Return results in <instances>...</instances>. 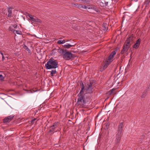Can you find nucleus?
Masks as SVG:
<instances>
[{
	"mask_svg": "<svg viewBox=\"0 0 150 150\" xmlns=\"http://www.w3.org/2000/svg\"><path fill=\"white\" fill-rule=\"evenodd\" d=\"M93 83H91L90 82L89 84L88 85V86L83 91V96L85 99H86L87 101L84 103H82V104H79V105L83 106L84 104L86 103L88 101V100H90L91 98L90 97H87V96L88 94H90L91 95L93 93L92 89H93V87L92 85Z\"/></svg>",
	"mask_w": 150,
	"mask_h": 150,
	"instance_id": "obj_1",
	"label": "nucleus"
},
{
	"mask_svg": "<svg viewBox=\"0 0 150 150\" xmlns=\"http://www.w3.org/2000/svg\"><path fill=\"white\" fill-rule=\"evenodd\" d=\"M46 68L48 69H55L58 67V62L53 58L50 59L45 64Z\"/></svg>",
	"mask_w": 150,
	"mask_h": 150,
	"instance_id": "obj_2",
	"label": "nucleus"
},
{
	"mask_svg": "<svg viewBox=\"0 0 150 150\" xmlns=\"http://www.w3.org/2000/svg\"><path fill=\"white\" fill-rule=\"evenodd\" d=\"M81 85L82 86V88H81V90L80 91L78 95V98L77 103L78 104L84 103L87 101V100L85 99L83 96V91L84 90V87L83 83H82L81 84Z\"/></svg>",
	"mask_w": 150,
	"mask_h": 150,
	"instance_id": "obj_3",
	"label": "nucleus"
},
{
	"mask_svg": "<svg viewBox=\"0 0 150 150\" xmlns=\"http://www.w3.org/2000/svg\"><path fill=\"white\" fill-rule=\"evenodd\" d=\"M116 54V52L115 51H113L111 53L108 59L106 60L104 63L102 65L103 69L106 68L110 63L114 60V56Z\"/></svg>",
	"mask_w": 150,
	"mask_h": 150,
	"instance_id": "obj_4",
	"label": "nucleus"
},
{
	"mask_svg": "<svg viewBox=\"0 0 150 150\" xmlns=\"http://www.w3.org/2000/svg\"><path fill=\"white\" fill-rule=\"evenodd\" d=\"M28 16L30 18L29 20L32 22H41V21L36 17H34L32 15L28 14Z\"/></svg>",
	"mask_w": 150,
	"mask_h": 150,
	"instance_id": "obj_5",
	"label": "nucleus"
},
{
	"mask_svg": "<svg viewBox=\"0 0 150 150\" xmlns=\"http://www.w3.org/2000/svg\"><path fill=\"white\" fill-rule=\"evenodd\" d=\"M121 138V134H117L115 137V143L116 145H119L120 143Z\"/></svg>",
	"mask_w": 150,
	"mask_h": 150,
	"instance_id": "obj_6",
	"label": "nucleus"
},
{
	"mask_svg": "<svg viewBox=\"0 0 150 150\" xmlns=\"http://www.w3.org/2000/svg\"><path fill=\"white\" fill-rule=\"evenodd\" d=\"M130 45H129L128 43H125L122 47V49L121 51V53L122 54H123L125 53V52L127 51L128 50Z\"/></svg>",
	"mask_w": 150,
	"mask_h": 150,
	"instance_id": "obj_7",
	"label": "nucleus"
},
{
	"mask_svg": "<svg viewBox=\"0 0 150 150\" xmlns=\"http://www.w3.org/2000/svg\"><path fill=\"white\" fill-rule=\"evenodd\" d=\"M72 54L69 52H66L64 54V58L66 60H69L73 57Z\"/></svg>",
	"mask_w": 150,
	"mask_h": 150,
	"instance_id": "obj_8",
	"label": "nucleus"
},
{
	"mask_svg": "<svg viewBox=\"0 0 150 150\" xmlns=\"http://www.w3.org/2000/svg\"><path fill=\"white\" fill-rule=\"evenodd\" d=\"M14 116V115H13L6 117L3 120V122L4 123H6L10 122L12 120Z\"/></svg>",
	"mask_w": 150,
	"mask_h": 150,
	"instance_id": "obj_9",
	"label": "nucleus"
},
{
	"mask_svg": "<svg viewBox=\"0 0 150 150\" xmlns=\"http://www.w3.org/2000/svg\"><path fill=\"white\" fill-rule=\"evenodd\" d=\"M134 37L133 34L131 35L130 36L128 37L127 39L125 41V42L126 44L128 43L129 45H131L130 42H132L133 41V38Z\"/></svg>",
	"mask_w": 150,
	"mask_h": 150,
	"instance_id": "obj_10",
	"label": "nucleus"
},
{
	"mask_svg": "<svg viewBox=\"0 0 150 150\" xmlns=\"http://www.w3.org/2000/svg\"><path fill=\"white\" fill-rule=\"evenodd\" d=\"M124 126L123 122H121L118 126V131L117 134H121V133L122 131V128Z\"/></svg>",
	"mask_w": 150,
	"mask_h": 150,
	"instance_id": "obj_11",
	"label": "nucleus"
},
{
	"mask_svg": "<svg viewBox=\"0 0 150 150\" xmlns=\"http://www.w3.org/2000/svg\"><path fill=\"white\" fill-rule=\"evenodd\" d=\"M18 25L14 24L11 25L9 27V30L10 31L14 32L15 31V29H17L18 28Z\"/></svg>",
	"mask_w": 150,
	"mask_h": 150,
	"instance_id": "obj_12",
	"label": "nucleus"
},
{
	"mask_svg": "<svg viewBox=\"0 0 150 150\" xmlns=\"http://www.w3.org/2000/svg\"><path fill=\"white\" fill-rule=\"evenodd\" d=\"M141 41V40L140 39H138L136 41L135 44L134 45V46H133V47L135 49L138 48L139 47L140 45Z\"/></svg>",
	"mask_w": 150,
	"mask_h": 150,
	"instance_id": "obj_13",
	"label": "nucleus"
},
{
	"mask_svg": "<svg viewBox=\"0 0 150 150\" xmlns=\"http://www.w3.org/2000/svg\"><path fill=\"white\" fill-rule=\"evenodd\" d=\"M57 125L55 123H54L53 125L50 127L51 129L49 130L50 132H52L55 130V129L57 127Z\"/></svg>",
	"mask_w": 150,
	"mask_h": 150,
	"instance_id": "obj_14",
	"label": "nucleus"
},
{
	"mask_svg": "<svg viewBox=\"0 0 150 150\" xmlns=\"http://www.w3.org/2000/svg\"><path fill=\"white\" fill-rule=\"evenodd\" d=\"M12 8H8V17L11 16L12 12Z\"/></svg>",
	"mask_w": 150,
	"mask_h": 150,
	"instance_id": "obj_15",
	"label": "nucleus"
},
{
	"mask_svg": "<svg viewBox=\"0 0 150 150\" xmlns=\"http://www.w3.org/2000/svg\"><path fill=\"white\" fill-rule=\"evenodd\" d=\"M79 8H83L84 9H86L87 8V7L84 5L83 4H80L78 6Z\"/></svg>",
	"mask_w": 150,
	"mask_h": 150,
	"instance_id": "obj_16",
	"label": "nucleus"
},
{
	"mask_svg": "<svg viewBox=\"0 0 150 150\" xmlns=\"http://www.w3.org/2000/svg\"><path fill=\"white\" fill-rule=\"evenodd\" d=\"M115 90V89L114 88L112 89L109 91L108 93L110 95H111L113 93L114 94H115V93L114 92Z\"/></svg>",
	"mask_w": 150,
	"mask_h": 150,
	"instance_id": "obj_17",
	"label": "nucleus"
},
{
	"mask_svg": "<svg viewBox=\"0 0 150 150\" xmlns=\"http://www.w3.org/2000/svg\"><path fill=\"white\" fill-rule=\"evenodd\" d=\"M72 45H71L69 44H67L65 45H64V46L66 48H69L70 47H71L72 46Z\"/></svg>",
	"mask_w": 150,
	"mask_h": 150,
	"instance_id": "obj_18",
	"label": "nucleus"
},
{
	"mask_svg": "<svg viewBox=\"0 0 150 150\" xmlns=\"http://www.w3.org/2000/svg\"><path fill=\"white\" fill-rule=\"evenodd\" d=\"M147 94V92L146 91H144L143 92V93L142 95L141 96V97L142 98H144L145 96H146V95Z\"/></svg>",
	"mask_w": 150,
	"mask_h": 150,
	"instance_id": "obj_19",
	"label": "nucleus"
},
{
	"mask_svg": "<svg viewBox=\"0 0 150 150\" xmlns=\"http://www.w3.org/2000/svg\"><path fill=\"white\" fill-rule=\"evenodd\" d=\"M65 42L64 40H58L57 41V43L59 44H63Z\"/></svg>",
	"mask_w": 150,
	"mask_h": 150,
	"instance_id": "obj_20",
	"label": "nucleus"
},
{
	"mask_svg": "<svg viewBox=\"0 0 150 150\" xmlns=\"http://www.w3.org/2000/svg\"><path fill=\"white\" fill-rule=\"evenodd\" d=\"M57 71L56 70H52L51 71V74L53 76L54 74H55Z\"/></svg>",
	"mask_w": 150,
	"mask_h": 150,
	"instance_id": "obj_21",
	"label": "nucleus"
},
{
	"mask_svg": "<svg viewBox=\"0 0 150 150\" xmlns=\"http://www.w3.org/2000/svg\"><path fill=\"white\" fill-rule=\"evenodd\" d=\"M58 51L59 53L62 54H63L64 52V50L61 49H59L58 50Z\"/></svg>",
	"mask_w": 150,
	"mask_h": 150,
	"instance_id": "obj_22",
	"label": "nucleus"
},
{
	"mask_svg": "<svg viewBox=\"0 0 150 150\" xmlns=\"http://www.w3.org/2000/svg\"><path fill=\"white\" fill-rule=\"evenodd\" d=\"M150 2V0H145V1H144V3L146 5H148L149 4Z\"/></svg>",
	"mask_w": 150,
	"mask_h": 150,
	"instance_id": "obj_23",
	"label": "nucleus"
},
{
	"mask_svg": "<svg viewBox=\"0 0 150 150\" xmlns=\"http://www.w3.org/2000/svg\"><path fill=\"white\" fill-rule=\"evenodd\" d=\"M1 73H0V79L1 80H3L4 79V77Z\"/></svg>",
	"mask_w": 150,
	"mask_h": 150,
	"instance_id": "obj_24",
	"label": "nucleus"
},
{
	"mask_svg": "<svg viewBox=\"0 0 150 150\" xmlns=\"http://www.w3.org/2000/svg\"><path fill=\"white\" fill-rule=\"evenodd\" d=\"M16 33L20 35L21 34V32L20 30H15Z\"/></svg>",
	"mask_w": 150,
	"mask_h": 150,
	"instance_id": "obj_25",
	"label": "nucleus"
},
{
	"mask_svg": "<svg viewBox=\"0 0 150 150\" xmlns=\"http://www.w3.org/2000/svg\"><path fill=\"white\" fill-rule=\"evenodd\" d=\"M24 48L25 50H26L28 51L29 52L30 51V50L28 48V47L26 46H25L24 47Z\"/></svg>",
	"mask_w": 150,
	"mask_h": 150,
	"instance_id": "obj_26",
	"label": "nucleus"
},
{
	"mask_svg": "<svg viewBox=\"0 0 150 150\" xmlns=\"http://www.w3.org/2000/svg\"><path fill=\"white\" fill-rule=\"evenodd\" d=\"M37 120L36 119V118H34L33 119V120H31L30 121L31 123V124H33L34 123V122L35 121H36Z\"/></svg>",
	"mask_w": 150,
	"mask_h": 150,
	"instance_id": "obj_27",
	"label": "nucleus"
},
{
	"mask_svg": "<svg viewBox=\"0 0 150 150\" xmlns=\"http://www.w3.org/2000/svg\"><path fill=\"white\" fill-rule=\"evenodd\" d=\"M103 27L104 28L103 29L104 30H105L107 28L106 25L105 24H103Z\"/></svg>",
	"mask_w": 150,
	"mask_h": 150,
	"instance_id": "obj_28",
	"label": "nucleus"
},
{
	"mask_svg": "<svg viewBox=\"0 0 150 150\" xmlns=\"http://www.w3.org/2000/svg\"><path fill=\"white\" fill-rule=\"evenodd\" d=\"M1 54L2 56V60L4 61L5 59V57L4 55V54L2 52H1Z\"/></svg>",
	"mask_w": 150,
	"mask_h": 150,
	"instance_id": "obj_29",
	"label": "nucleus"
},
{
	"mask_svg": "<svg viewBox=\"0 0 150 150\" xmlns=\"http://www.w3.org/2000/svg\"><path fill=\"white\" fill-rule=\"evenodd\" d=\"M73 5H74L75 6H76V7H78V6L79 5H78V4H73Z\"/></svg>",
	"mask_w": 150,
	"mask_h": 150,
	"instance_id": "obj_30",
	"label": "nucleus"
},
{
	"mask_svg": "<svg viewBox=\"0 0 150 150\" xmlns=\"http://www.w3.org/2000/svg\"><path fill=\"white\" fill-rule=\"evenodd\" d=\"M78 1H82V3H83L85 2H86V0H78Z\"/></svg>",
	"mask_w": 150,
	"mask_h": 150,
	"instance_id": "obj_31",
	"label": "nucleus"
},
{
	"mask_svg": "<svg viewBox=\"0 0 150 150\" xmlns=\"http://www.w3.org/2000/svg\"><path fill=\"white\" fill-rule=\"evenodd\" d=\"M105 4L106 6H107L108 4V2L105 1Z\"/></svg>",
	"mask_w": 150,
	"mask_h": 150,
	"instance_id": "obj_32",
	"label": "nucleus"
},
{
	"mask_svg": "<svg viewBox=\"0 0 150 150\" xmlns=\"http://www.w3.org/2000/svg\"><path fill=\"white\" fill-rule=\"evenodd\" d=\"M27 93H32V92L31 91H28Z\"/></svg>",
	"mask_w": 150,
	"mask_h": 150,
	"instance_id": "obj_33",
	"label": "nucleus"
},
{
	"mask_svg": "<svg viewBox=\"0 0 150 150\" xmlns=\"http://www.w3.org/2000/svg\"><path fill=\"white\" fill-rule=\"evenodd\" d=\"M74 1H78V0H73Z\"/></svg>",
	"mask_w": 150,
	"mask_h": 150,
	"instance_id": "obj_34",
	"label": "nucleus"
},
{
	"mask_svg": "<svg viewBox=\"0 0 150 150\" xmlns=\"http://www.w3.org/2000/svg\"><path fill=\"white\" fill-rule=\"evenodd\" d=\"M1 52H1L0 51V54H1Z\"/></svg>",
	"mask_w": 150,
	"mask_h": 150,
	"instance_id": "obj_35",
	"label": "nucleus"
}]
</instances>
